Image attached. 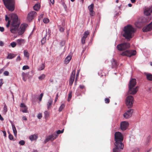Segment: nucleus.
<instances>
[{"instance_id": "obj_1", "label": "nucleus", "mask_w": 152, "mask_h": 152, "mask_svg": "<svg viewBox=\"0 0 152 152\" xmlns=\"http://www.w3.org/2000/svg\"><path fill=\"white\" fill-rule=\"evenodd\" d=\"M115 147L113 149V152H121L120 151L124 148V144L122 142L124 137L122 134L119 132L115 133Z\"/></svg>"}, {"instance_id": "obj_2", "label": "nucleus", "mask_w": 152, "mask_h": 152, "mask_svg": "<svg viewBox=\"0 0 152 152\" xmlns=\"http://www.w3.org/2000/svg\"><path fill=\"white\" fill-rule=\"evenodd\" d=\"M123 34L124 37L126 39L130 40L133 37L132 34L135 32V31L131 25H128L124 27Z\"/></svg>"}, {"instance_id": "obj_3", "label": "nucleus", "mask_w": 152, "mask_h": 152, "mask_svg": "<svg viewBox=\"0 0 152 152\" xmlns=\"http://www.w3.org/2000/svg\"><path fill=\"white\" fill-rule=\"evenodd\" d=\"M136 84V80L132 79L130 81L129 84V90L128 94H135L137 91L138 89V86L134 88V87Z\"/></svg>"}, {"instance_id": "obj_4", "label": "nucleus", "mask_w": 152, "mask_h": 152, "mask_svg": "<svg viewBox=\"0 0 152 152\" xmlns=\"http://www.w3.org/2000/svg\"><path fill=\"white\" fill-rule=\"evenodd\" d=\"M150 20L149 18L147 16L145 17H141L139 18L136 21L134 24L136 27L140 28L149 22Z\"/></svg>"}, {"instance_id": "obj_5", "label": "nucleus", "mask_w": 152, "mask_h": 152, "mask_svg": "<svg viewBox=\"0 0 152 152\" xmlns=\"http://www.w3.org/2000/svg\"><path fill=\"white\" fill-rule=\"evenodd\" d=\"M6 7L10 11H13L15 9L14 0H3Z\"/></svg>"}, {"instance_id": "obj_6", "label": "nucleus", "mask_w": 152, "mask_h": 152, "mask_svg": "<svg viewBox=\"0 0 152 152\" xmlns=\"http://www.w3.org/2000/svg\"><path fill=\"white\" fill-rule=\"evenodd\" d=\"M11 19L12 20L11 25L19 26L20 23L18 20V18L16 14H12L11 15Z\"/></svg>"}, {"instance_id": "obj_7", "label": "nucleus", "mask_w": 152, "mask_h": 152, "mask_svg": "<svg viewBox=\"0 0 152 152\" xmlns=\"http://www.w3.org/2000/svg\"><path fill=\"white\" fill-rule=\"evenodd\" d=\"M134 102V98L131 95L127 97L126 99V104L128 108L131 107L133 105Z\"/></svg>"}, {"instance_id": "obj_8", "label": "nucleus", "mask_w": 152, "mask_h": 152, "mask_svg": "<svg viewBox=\"0 0 152 152\" xmlns=\"http://www.w3.org/2000/svg\"><path fill=\"white\" fill-rule=\"evenodd\" d=\"M130 47L129 44L127 42H124L118 44L117 46V49L120 51L124 50Z\"/></svg>"}, {"instance_id": "obj_9", "label": "nucleus", "mask_w": 152, "mask_h": 152, "mask_svg": "<svg viewBox=\"0 0 152 152\" xmlns=\"http://www.w3.org/2000/svg\"><path fill=\"white\" fill-rule=\"evenodd\" d=\"M136 54V50H132L130 51L127 50L123 52L121 55L123 56H126L129 57H131V56L135 55Z\"/></svg>"}, {"instance_id": "obj_10", "label": "nucleus", "mask_w": 152, "mask_h": 152, "mask_svg": "<svg viewBox=\"0 0 152 152\" xmlns=\"http://www.w3.org/2000/svg\"><path fill=\"white\" fill-rule=\"evenodd\" d=\"M58 136V135L55 132H54L52 134L47 136L46 137L45 142H47L50 140L52 141L56 139Z\"/></svg>"}, {"instance_id": "obj_11", "label": "nucleus", "mask_w": 152, "mask_h": 152, "mask_svg": "<svg viewBox=\"0 0 152 152\" xmlns=\"http://www.w3.org/2000/svg\"><path fill=\"white\" fill-rule=\"evenodd\" d=\"M27 26L28 24L26 23L22 24L20 28L18 30V34L19 35H22L24 33Z\"/></svg>"}, {"instance_id": "obj_12", "label": "nucleus", "mask_w": 152, "mask_h": 152, "mask_svg": "<svg viewBox=\"0 0 152 152\" xmlns=\"http://www.w3.org/2000/svg\"><path fill=\"white\" fill-rule=\"evenodd\" d=\"M37 15V13L36 12L34 11H31L27 15V19L29 21H31Z\"/></svg>"}, {"instance_id": "obj_13", "label": "nucleus", "mask_w": 152, "mask_h": 152, "mask_svg": "<svg viewBox=\"0 0 152 152\" xmlns=\"http://www.w3.org/2000/svg\"><path fill=\"white\" fill-rule=\"evenodd\" d=\"M75 72V69L73 70L69 80V84L70 86H72V85L73 82L74 80Z\"/></svg>"}, {"instance_id": "obj_14", "label": "nucleus", "mask_w": 152, "mask_h": 152, "mask_svg": "<svg viewBox=\"0 0 152 152\" xmlns=\"http://www.w3.org/2000/svg\"><path fill=\"white\" fill-rule=\"evenodd\" d=\"M94 4H92L89 6L88 7V10L89 11V15L91 17L94 16L95 15V12L94 11Z\"/></svg>"}, {"instance_id": "obj_15", "label": "nucleus", "mask_w": 152, "mask_h": 152, "mask_svg": "<svg viewBox=\"0 0 152 152\" xmlns=\"http://www.w3.org/2000/svg\"><path fill=\"white\" fill-rule=\"evenodd\" d=\"M133 112V110L132 109L127 110L124 113L123 115L124 117L126 118H129L132 116Z\"/></svg>"}, {"instance_id": "obj_16", "label": "nucleus", "mask_w": 152, "mask_h": 152, "mask_svg": "<svg viewBox=\"0 0 152 152\" xmlns=\"http://www.w3.org/2000/svg\"><path fill=\"white\" fill-rule=\"evenodd\" d=\"M129 125L128 122L124 121L121 122L120 125L121 129L123 131L126 130L127 128Z\"/></svg>"}, {"instance_id": "obj_17", "label": "nucleus", "mask_w": 152, "mask_h": 152, "mask_svg": "<svg viewBox=\"0 0 152 152\" xmlns=\"http://www.w3.org/2000/svg\"><path fill=\"white\" fill-rule=\"evenodd\" d=\"M19 26H15L11 25L10 28V31L13 34L16 33L18 30V28Z\"/></svg>"}, {"instance_id": "obj_18", "label": "nucleus", "mask_w": 152, "mask_h": 152, "mask_svg": "<svg viewBox=\"0 0 152 152\" xmlns=\"http://www.w3.org/2000/svg\"><path fill=\"white\" fill-rule=\"evenodd\" d=\"M152 12V8H146L144 10V14L147 16H148L151 14Z\"/></svg>"}, {"instance_id": "obj_19", "label": "nucleus", "mask_w": 152, "mask_h": 152, "mask_svg": "<svg viewBox=\"0 0 152 152\" xmlns=\"http://www.w3.org/2000/svg\"><path fill=\"white\" fill-rule=\"evenodd\" d=\"M152 22L147 25L146 26L142 28V30L143 32H147L150 31L151 29V24Z\"/></svg>"}, {"instance_id": "obj_20", "label": "nucleus", "mask_w": 152, "mask_h": 152, "mask_svg": "<svg viewBox=\"0 0 152 152\" xmlns=\"http://www.w3.org/2000/svg\"><path fill=\"white\" fill-rule=\"evenodd\" d=\"M111 63L113 68H116L118 66V63L116 60L114 58H113L111 60Z\"/></svg>"}, {"instance_id": "obj_21", "label": "nucleus", "mask_w": 152, "mask_h": 152, "mask_svg": "<svg viewBox=\"0 0 152 152\" xmlns=\"http://www.w3.org/2000/svg\"><path fill=\"white\" fill-rule=\"evenodd\" d=\"M53 102V100L51 99H49L47 103V107L48 110H49L51 107Z\"/></svg>"}, {"instance_id": "obj_22", "label": "nucleus", "mask_w": 152, "mask_h": 152, "mask_svg": "<svg viewBox=\"0 0 152 152\" xmlns=\"http://www.w3.org/2000/svg\"><path fill=\"white\" fill-rule=\"evenodd\" d=\"M25 42L24 39H18L16 40L17 44L19 46L23 44Z\"/></svg>"}, {"instance_id": "obj_23", "label": "nucleus", "mask_w": 152, "mask_h": 152, "mask_svg": "<svg viewBox=\"0 0 152 152\" xmlns=\"http://www.w3.org/2000/svg\"><path fill=\"white\" fill-rule=\"evenodd\" d=\"M72 58V56L69 55L68 56L65 58L64 61V63L66 64H68Z\"/></svg>"}, {"instance_id": "obj_24", "label": "nucleus", "mask_w": 152, "mask_h": 152, "mask_svg": "<svg viewBox=\"0 0 152 152\" xmlns=\"http://www.w3.org/2000/svg\"><path fill=\"white\" fill-rule=\"evenodd\" d=\"M38 137L37 134H34L30 135L29 137L31 141L36 140L37 138Z\"/></svg>"}, {"instance_id": "obj_25", "label": "nucleus", "mask_w": 152, "mask_h": 152, "mask_svg": "<svg viewBox=\"0 0 152 152\" xmlns=\"http://www.w3.org/2000/svg\"><path fill=\"white\" fill-rule=\"evenodd\" d=\"M147 79L151 81H152V74L150 73H145Z\"/></svg>"}, {"instance_id": "obj_26", "label": "nucleus", "mask_w": 152, "mask_h": 152, "mask_svg": "<svg viewBox=\"0 0 152 152\" xmlns=\"http://www.w3.org/2000/svg\"><path fill=\"white\" fill-rule=\"evenodd\" d=\"M12 126L14 134L15 136H16L17 135V131L16 130V128L15 125L13 124V123L12 124Z\"/></svg>"}, {"instance_id": "obj_27", "label": "nucleus", "mask_w": 152, "mask_h": 152, "mask_svg": "<svg viewBox=\"0 0 152 152\" xmlns=\"http://www.w3.org/2000/svg\"><path fill=\"white\" fill-rule=\"evenodd\" d=\"M16 54H14L10 53L8 54L7 58V59H12L15 57L16 56Z\"/></svg>"}, {"instance_id": "obj_28", "label": "nucleus", "mask_w": 152, "mask_h": 152, "mask_svg": "<svg viewBox=\"0 0 152 152\" xmlns=\"http://www.w3.org/2000/svg\"><path fill=\"white\" fill-rule=\"evenodd\" d=\"M33 8L34 10L37 11L40 8V5L39 4H37L34 6Z\"/></svg>"}, {"instance_id": "obj_29", "label": "nucleus", "mask_w": 152, "mask_h": 152, "mask_svg": "<svg viewBox=\"0 0 152 152\" xmlns=\"http://www.w3.org/2000/svg\"><path fill=\"white\" fill-rule=\"evenodd\" d=\"M89 34L90 32L89 31H86L85 32L83 37L85 39H86L87 38L88 36L89 35Z\"/></svg>"}, {"instance_id": "obj_30", "label": "nucleus", "mask_w": 152, "mask_h": 152, "mask_svg": "<svg viewBox=\"0 0 152 152\" xmlns=\"http://www.w3.org/2000/svg\"><path fill=\"white\" fill-rule=\"evenodd\" d=\"M44 113L45 117V118L49 116L50 113L48 111H45L44 112Z\"/></svg>"}, {"instance_id": "obj_31", "label": "nucleus", "mask_w": 152, "mask_h": 152, "mask_svg": "<svg viewBox=\"0 0 152 152\" xmlns=\"http://www.w3.org/2000/svg\"><path fill=\"white\" fill-rule=\"evenodd\" d=\"M72 91H70L69 92V94L68 98L67 99V101L68 102H69L71 100V99L72 96Z\"/></svg>"}, {"instance_id": "obj_32", "label": "nucleus", "mask_w": 152, "mask_h": 152, "mask_svg": "<svg viewBox=\"0 0 152 152\" xmlns=\"http://www.w3.org/2000/svg\"><path fill=\"white\" fill-rule=\"evenodd\" d=\"M65 105L64 104H62L59 108V111L61 112L62 110L64 108Z\"/></svg>"}, {"instance_id": "obj_33", "label": "nucleus", "mask_w": 152, "mask_h": 152, "mask_svg": "<svg viewBox=\"0 0 152 152\" xmlns=\"http://www.w3.org/2000/svg\"><path fill=\"white\" fill-rule=\"evenodd\" d=\"M24 56L28 57L29 56V54L27 50H25L24 51Z\"/></svg>"}, {"instance_id": "obj_34", "label": "nucleus", "mask_w": 152, "mask_h": 152, "mask_svg": "<svg viewBox=\"0 0 152 152\" xmlns=\"http://www.w3.org/2000/svg\"><path fill=\"white\" fill-rule=\"evenodd\" d=\"M46 37H44L42 39L41 42V44L42 45L44 44L46 42Z\"/></svg>"}, {"instance_id": "obj_35", "label": "nucleus", "mask_w": 152, "mask_h": 152, "mask_svg": "<svg viewBox=\"0 0 152 152\" xmlns=\"http://www.w3.org/2000/svg\"><path fill=\"white\" fill-rule=\"evenodd\" d=\"M45 76L44 74H42L39 76L38 78L39 80H42L45 77Z\"/></svg>"}, {"instance_id": "obj_36", "label": "nucleus", "mask_w": 152, "mask_h": 152, "mask_svg": "<svg viewBox=\"0 0 152 152\" xmlns=\"http://www.w3.org/2000/svg\"><path fill=\"white\" fill-rule=\"evenodd\" d=\"M45 67V65L44 64H42L38 68L39 70H43Z\"/></svg>"}, {"instance_id": "obj_37", "label": "nucleus", "mask_w": 152, "mask_h": 152, "mask_svg": "<svg viewBox=\"0 0 152 152\" xmlns=\"http://www.w3.org/2000/svg\"><path fill=\"white\" fill-rule=\"evenodd\" d=\"M21 111L23 113H26L27 112V108L26 107H24L23 108L22 110Z\"/></svg>"}, {"instance_id": "obj_38", "label": "nucleus", "mask_w": 152, "mask_h": 152, "mask_svg": "<svg viewBox=\"0 0 152 152\" xmlns=\"http://www.w3.org/2000/svg\"><path fill=\"white\" fill-rule=\"evenodd\" d=\"M8 133L9 134V139L11 140H14V137L13 136V135L12 134H10L9 132H8Z\"/></svg>"}, {"instance_id": "obj_39", "label": "nucleus", "mask_w": 152, "mask_h": 152, "mask_svg": "<svg viewBox=\"0 0 152 152\" xmlns=\"http://www.w3.org/2000/svg\"><path fill=\"white\" fill-rule=\"evenodd\" d=\"M64 131V129H63L61 131L59 130L56 131V133L57 134H59L61 133H62Z\"/></svg>"}, {"instance_id": "obj_40", "label": "nucleus", "mask_w": 152, "mask_h": 152, "mask_svg": "<svg viewBox=\"0 0 152 152\" xmlns=\"http://www.w3.org/2000/svg\"><path fill=\"white\" fill-rule=\"evenodd\" d=\"M17 43L15 42H12L10 43V45L12 48L15 47L17 45Z\"/></svg>"}, {"instance_id": "obj_41", "label": "nucleus", "mask_w": 152, "mask_h": 152, "mask_svg": "<svg viewBox=\"0 0 152 152\" xmlns=\"http://www.w3.org/2000/svg\"><path fill=\"white\" fill-rule=\"evenodd\" d=\"M3 109L4 112L6 113L7 111V107L6 104L4 105Z\"/></svg>"}, {"instance_id": "obj_42", "label": "nucleus", "mask_w": 152, "mask_h": 152, "mask_svg": "<svg viewBox=\"0 0 152 152\" xmlns=\"http://www.w3.org/2000/svg\"><path fill=\"white\" fill-rule=\"evenodd\" d=\"M49 20L46 18H45L43 19V22L45 23H48L49 22Z\"/></svg>"}, {"instance_id": "obj_43", "label": "nucleus", "mask_w": 152, "mask_h": 152, "mask_svg": "<svg viewBox=\"0 0 152 152\" xmlns=\"http://www.w3.org/2000/svg\"><path fill=\"white\" fill-rule=\"evenodd\" d=\"M65 43V40H62L60 43V45L61 46H63L64 45Z\"/></svg>"}, {"instance_id": "obj_44", "label": "nucleus", "mask_w": 152, "mask_h": 152, "mask_svg": "<svg viewBox=\"0 0 152 152\" xmlns=\"http://www.w3.org/2000/svg\"><path fill=\"white\" fill-rule=\"evenodd\" d=\"M19 143L20 145H24L25 143V142L24 140H21L19 142Z\"/></svg>"}, {"instance_id": "obj_45", "label": "nucleus", "mask_w": 152, "mask_h": 152, "mask_svg": "<svg viewBox=\"0 0 152 152\" xmlns=\"http://www.w3.org/2000/svg\"><path fill=\"white\" fill-rule=\"evenodd\" d=\"M86 39H85L83 37H82L81 39V43L83 44H84L85 43V41H86Z\"/></svg>"}, {"instance_id": "obj_46", "label": "nucleus", "mask_w": 152, "mask_h": 152, "mask_svg": "<svg viewBox=\"0 0 152 152\" xmlns=\"http://www.w3.org/2000/svg\"><path fill=\"white\" fill-rule=\"evenodd\" d=\"M29 69V67L27 65L24 66L22 68L23 70H26Z\"/></svg>"}, {"instance_id": "obj_47", "label": "nucleus", "mask_w": 152, "mask_h": 152, "mask_svg": "<svg viewBox=\"0 0 152 152\" xmlns=\"http://www.w3.org/2000/svg\"><path fill=\"white\" fill-rule=\"evenodd\" d=\"M105 102L106 103H109L110 102V100L109 98H106L104 99Z\"/></svg>"}, {"instance_id": "obj_48", "label": "nucleus", "mask_w": 152, "mask_h": 152, "mask_svg": "<svg viewBox=\"0 0 152 152\" xmlns=\"http://www.w3.org/2000/svg\"><path fill=\"white\" fill-rule=\"evenodd\" d=\"M43 93H41L39 95V99L40 101H41L42 99V98L43 97Z\"/></svg>"}, {"instance_id": "obj_49", "label": "nucleus", "mask_w": 152, "mask_h": 152, "mask_svg": "<svg viewBox=\"0 0 152 152\" xmlns=\"http://www.w3.org/2000/svg\"><path fill=\"white\" fill-rule=\"evenodd\" d=\"M42 117V114L41 113H39L37 115V118L39 119H41Z\"/></svg>"}, {"instance_id": "obj_50", "label": "nucleus", "mask_w": 152, "mask_h": 152, "mask_svg": "<svg viewBox=\"0 0 152 152\" xmlns=\"http://www.w3.org/2000/svg\"><path fill=\"white\" fill-rule=\"evenodd\" d=\"M58 94L57 93L54 100V102L55 103L57 100L58 98Z\"/></svg>"}, {"instance_id": "obj_51", "label": "nucleus", "mask_w": 152, "mask_h": 152, "mask_svg": "<svg viewBox=\"0 0 152 152\" xmlns=\"http://www.w3.org/2000/svg\"><path fill=\"white\" fill-rule=\"evenodd\" d=\"M4 74L5 76H8L9 74V72L7 71H5L4 72Z\"/></svg>"}, {"instance_id": "obj_52", "label": "nucleus", "mask_w": 152, "mask_h": 152, "mask_svg": "<svg viewBox=\"0 0 152 152\" xmlns=\"http://www.w3.org/2000/svg\"><path fill=\"white\" fill-rule=\"evenodd\" d=\"M79 75V71H78V72H77V74H76V78H75V83H76V81L77 80V78H78V75Z\"/></svg>"}, {"instance_id": "obj_53", "label": "nucleus", "mask_w": 152, "mask_h": 152, "mask_svg": "<svg viewBox=\"0 0 152 152\" xmlns=\"http://www.w3.org/2000/svg\"><path fill=\"white\" fill-rule=\"evenodd\" d=\"M20 107L22 108H23L24 107H25L26 106L25 105V104L24 103H21L20 104Z\"/></svg>"}, {"instance_id": "obj_54", "label": "nucleus", "mask_w": 152, "mask_h": 152, "mask_svg": "<svg viewBox=\"0 0 152 152\" xmlns=\"http://www.w3.org/2000/svg\"><path fill=\"white\" fill-rule=\"evenodd\" d=\"M3 79H0V87H1L2 85L3 84Z\"/></svg>"}, {"instance_id": "obj_55", "label": "nucleus", "mask_w": 152, "mask_h": 152, "mask_svg": "<svg viewBox=\"0 0 152 152\" xmlns=\"http://www.w3.org/2000/svg\"><path fill=\"white\" fill-rule=\"evenodd\" d=\"M10 21L8 20V21L6 25V27L7 28H8L9 27V26L10 25Z\"/></svg>"}, {"instance_id": "obj_56", "label": "nucleus", "mask_w": 152, "mask_h": 152, "mask_svg": "<svg viewBox=\"0 0 152 152\" xmlns=\"http://www.w3.org/2000/svg\"><path fill=\"white\" fill-rule=\"evenodd\" d=\"M4 27L0 26V31L2 32L4 31Z\"/></svg>"}, {"instance_id": "obj_57", "label": "nucleus", "mask_w": 152, "mask_h": 152, "mask_svg": "<svg viewBox=\"0 0 152 152\" xmlns=\"http://www.w3.org/2000/svg\"><path fill=\"white\" fill-rule=\"evenodd\" d=\"M5 20L6 21H8L9 20V18L7 16V15H5Z\"/></svg>"}, {"instance_id": "obj_58", "label": "nucleus", "mask_w": 152, "mask_h": 152, "mask_svg": "<svg viewBox=\"0 0 152 152\" xmlns=\"http://www.w3.org/2000/svg\"><path fill=\"white\" fill-rule=\"evenodd\" d=\"M79 87L82 89H83L85 88V86L83 85H80L79 86Z\"/></svg>"}, {"instance_id": "obj_59", "label": "nucleus", "mask_w": 152, "mask_h": 152, "mask_svg": "<svg viewBox=\"0 0 152 152\" xmlns=\"http://www.w3.org/2000/svg\"><path fill=\"white\" fill-rule=\"evenodd\" d=\"M20 60H21V58H20V56H18L16 59V61H19Z\"/></svg>"}, {"instance_id": "obj_60", "label": "nucleus", "mask_w": 152, "mask_h": 152, "mask_svg": "<svg viewBox=\"0 0 152 152\" xmlns=\"http://www.w3.org/2000/svg\"><path fill=\"white\" fill-rule=\"evenodd\" d=\"M22 120L26 121L27 120V118L26 116H23L22 117Z\"/></svg>"}, {"instance_id": "obj_61", "label": "nucleus", "mask_w": 152, "mask_h": 152, "mask_svg": "<svg viewBox=\"0 0 152 152\" xmlns=\"http://www.w3.org/2000/svg\"><path fill=\"white\" fill-rule=\"evenodd\" d=\"M4 45V43L1 41H0V46H3Z\"/></svg>"}, {"instance_id": "obj_62", "label": "nucleus", "mask_w": 152, "mask_h": 152, "mask_svg": "<svg viewBox=\"0 0 152 152\" xmlns=\"http://www.w3.org/2000/svg\"><path fill=\"white\" fill-rule=\"evenodd\" d=\"M3 133V134H4V136L5 137H6V131H2Z\"/></svg>"}, {"instance_id": "obj_63", "label": "nucleus", "mask_w": 152, "mask_h": 152, "mask_svg": "<svg viewBox=\"0 0 152 152\" xmlns=\"http://www.w3.org/2000/svg\"><path fill=\"white\" fill-rule=\"evenodd\" d=\"M0 120L2 121H3L4 120V118L2 117L1 114H0Z\"/></svg>"}, {"instance_id": "obj_64", "label": "nucleus", "mask_w": 152, "mask_h": 152, "mask_svg": "<svg viewBox=\"0 0 152 152\" xmlns=\"http://www.w3.org/2000/svg\"><path fill=\"white\" fill-rule=\"evenodd\" d=\"M59 30L61 32H63L64 31V29L63 28L61 27L59 29Z\"/></svg>"}]
</instances>
